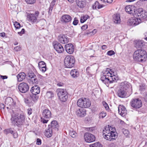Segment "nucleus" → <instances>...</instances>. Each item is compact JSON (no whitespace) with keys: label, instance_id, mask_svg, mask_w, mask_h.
I'll use <instances>...</instances> for the list:
<instances>
[{"label":"nucleus","instance_id":"obj_37","mask_svg":"<svg viewBox=\"0 0 147 147\" xmlns=\"http://www.w3.org/2000/svg\"><path fill=\"white\" fill-rule=\"evenodd\" d=\"M89 16L88 15L83 16L81 17L80 20L81 22V23L84 22L89 18Z\"/></svg>","mask_w":147,"mask_h":147},{"label":"nucleus","instance_id":"obj_14","mask_svg":"<svg viewBox=\"0 0 147 147\" xmlns=\"http://www.w3.org/2000/svg\"><path fill=\"white\" fill-rule=\"evenodd\" d=\"M48 127L51 128L54 132L58 131L59 125L56 121L54 120L51 122V124L49 125Z\"/></svg>","mask_w":147,"mask_h":147},{"label":"nucleus","instance_id":"obj_21","mask_svg":"<svg viewBox=\"0 0 147 147\" xmlns=\"http://www.w3.org/2000/svg\"><path fill=\"white\" fill-rule=\"evenodd\" d=\"M134 42L135 47L136 48H142L144 45V42L141 40H136Z\"/></svg>","mask_w":147,"mask_h":147},{"label":"nucleus","instance_id":"obj_12","mask_svg":"<svg viewBox=\"0 0 147 147\" xmlns=\"http://www.w3.org/2000/svg\"><path fill=\"white\" fill-rule=\"evenodd\" d=\"M18 89L20 92L25 93L28 90L29 86L27 83L22 82L19 84L18 86Z\"/></svg>","mask_w":147,"mask_h":147},{"label":"nucleus","instance_id":"obj_29","mask_svg":"<svg viewBox=\"0 0 147 147\" xmlns=\"http://www.w3.org/2000/svg\"><path fill=\"white\" fill-rule=\"evenodd\" d=\"M84 105L83 107L84 108H88L91 105V102L90 100L86 98H83V103Z\"/></svg>","mask_w":147,"mask_h":147},{"label":"nucleus","instance_id":"obj_35","mask_svg":"<svg viewBox=\"0 0 147 147\" xmlns=\"http://www.w3.org/2000/svg\"><path fill=\"white\" fill-rule=\"evenodd\" d=\"M54 94L53 92L51 91H48L46 93V96L48 98H51L53 97Z\"/></svg>","mask_w":147,"mask_h":147},{"label":"nucleus","instance_id":"obj_6","mask_svg":"<svg viewBox=\"0 0 147 147\" xmlns=\"http://www.w3.org/2000/svg\"><path fill=\"white\" fill-rule=\"evenodd\" d=\"M130 84L126 82L121 83L117 91V95L120 98H125L126 95V90L128 89L132 90Z\"/></svg>","mask_w":147,"mask_h":147},{"label":"nucleus","instance_id":"obj_10","mask_svg":"<svg viewBox=\"0 0 147 147\" xmlns=\"http://www.w3.org/2000/svg\"><path fill=\"white\" fill-rule=\"evenodd\" d=\"M84 138L85 141L88 143L92 142L95 140V136L89 133H85L84 136Z\"/></svg>","mask_w":147,"mask_h":147},{"label":"nucleus","instance_id":"obj_18","mask_svg":"<svg viewBox=\"0 0 147 147\" xmlns=\"http://www.w3.org/2000/svg\"><path fill=\"white\" fill-rule=\"evenodd\" d=\"M119 113L123 117L125 116L127 114V111L125 107L122 105H119L118 107Z\"/></svg>","mask_w":147,"mask_h":147},{"label":"nucleus","instance_id":"obj_24","mask_svg":"<svg viewBox=\"0 0 147 147\" xmlns=\"http://www.w3.org/2000/svg\"><path fill=\"white\" fill-rule=\"evenodd\" d=\"M72 19L71 17L68 15L63 16L61 17V21L65 23H68L70 22Z\"/></svg>","mask_w":147,"mask_h":147},{"label":"nucleus","instance_id":"obj_43","mask_svg":"<svg viewBox=\"0 0 147 147\" xmlns=\"http://www.w3.org/2000/svg\"><path fill=\"white\" fill-rule=\"evenodd\" d=\"M25 2L28 4H32L36 2V0H25Z\"/></svg>","mask_w":147,"mask_h":147},{"label":"nucleus","instance_id":"obj_55","mask_svg":"<svg viewBox=\"0 0 147 147\" xmlns=\"http://www.w3.org/2000/svg\"><path fill=\"white\" fill-rule=\"evenodd\" d=\"M25 32V30L23 28L22 30L20 32H18V34L20 35H21L22 34L24 33Z\"/></svg>","mask_w":147,"mask_h":147},{"label":"nucleus","instance_id":"obj_56","mask_svg":"<svg viewBox=\"0 0 147 147\" xmlns=\"http://www.w3.org/2000/svg\"><path fill=\"white\" fill-rule=\"evenodd\" d=\"M41 143V140L39 138H37L36 140V144L37 145H40Z\"/></svg>","mask_w":147,"mask_h":147},{"label":"nucleus","instance_id":"obj_40","mask_svg":"<svg viewBox=\"0 0 147 147\" xmlns=\"http://www.w3.org/2000/svg\"><path fill=\"white\" fill-rule=\"evenodd\" d=\"M39 69L41 67H46V65L45 63L43 61H41L39 62L38 64Z\"/></svg>","mask_w":147,"mask_h":147},{"label":"nucleus","instance_id":"obj_30","mask_svg":"<svg viewBox=\"0 0 147 147\" xmlns=\"http://www.w3.org/2000/svg\"><path fill=\"white\" fill-rule=\"evenodd\" d=\"M57 92L58 96L67 94L65 90L62 89H57Z\"/></svg>","mask_w":147,"mask_h":147},{"label":"nucleus","instance_id":"obj_1","mask_svg":"<svg viewBox=\"0 0 147 147\" xmlns=\"http://www.w3.org/2000/svg\"><path fill=\"white\" fill-rule=\"evenodd\" d=\"M135 16L139 17V18L134 17L130 18L127 22L128 25L135 26L141 22V19L147 20V12L142 8L136 9Z\"/></svg>","mask_w":147,"mask_h":147},{"label":"nucleus","instance_id":"obj_19","mask_svg":"<svg viewBox=\"0 0 147 147\" xmlns=\"http://www.w3.org/2000/svg\"><path fill=\"white\" fill-rule=\"evenodd\" d=\"M54 47L55 49L58 53H62L64 51V49L62 45L59 43H57L54 45Z\"/></svg>","mask_w":147,"mask_h":147},{"label":"nucleus","instance_id":"obj_51","mask_svg":"<svg viewBox=\"0 0 147 147\" xmlns=\"http://www.w3.org/2000/svg\"><path fill=\"white\" fill-rule=\"evenodd\" d=\"M10 106H11V107H12L13 109L16 108V102H14L13 100V102H12L11 105Z\"/></svg>","mask_w":147,"mask_h":147},{"label":"nucleus","instance_id":"obj_50","mask_svg":"<svg viewBox=\"0 0 147 147\" xmlns=\"http://www.w3.org/2000/svg\"><path fill=\"white\" fill-rule=\"evenodd\" d=\"M40 70L42 71V72H45L47 69L46 66V67H41L39 69Z\"/></svg>","mask_w":147,"mask_h":147},{"label":"nucleus","instance_id":"obj_2","mask_svg":"<svg viewBox=\"0 0 147 147\" xmlns=\"http://www.w3.org/2000/svg\"><path fill=\"white\" fill-rule=\"evenodd\" d=\"M109 125L106 126L103 130V136L104 138L107 140L110 141L115 140L118 137L117 133L115 131L111 130L113 129Z\"/></svg>","mask_w":147,"mask_h":147},{"label":"nucleus","instance_id":"obj_44","mask_svg":"<svg viewBox=\"0 0 147 147\" xmlns=\"http://www.w3.org/2000/svg\"><path fill=\"white\" fill-rule=\"evenodd\" d=\"M90 67H88L86 68V73L88 75H89V77H92V75L90 74Z\"/></svg>","mask_w":147,"mask_h":147},{"label":"nucleus","instance_id":"obj_28","mask_svg":"<svg viewBox=\"0 0 147 147\" xmlns=\"http://www.w3.org/2000/svg\"><path fill=\"white\" fill-rule=\"evenodd\" d=\"M70 74L73 78H76L78 77L79 75V73L77 70L76 69H72L70 72Z\"/></svg>","mask_w":147,"mask_h":147},{"label":"nucleus","instance_id":"obj_41","mask_svg":"<svg viewBox=\"0 0 147 147\" xmlns=\"http://www.w3.org/2000/svg\"><path fill=\"white\" fill-rule=\"evenodd\" d=\"M106 115V113L105 112L102 111L100 113L99 115V117L100 118H103L105 117Z\"/></svg>","mask_w":147,"mask_h":147},{"label":"nucleus","instance_id":"obj_57","mask_svg":"<svg viewBox=\"0 0 147 147\" xmlns=\"http://www.w3.org/2000/svg\"><path fill=\"white\" fill-rule=\"evenodd\" d=\"M145 89V87H144V86H140L139 87V90L141 91H144Z\"/></svg>","mask_w":147,"mask_h":147},{"label":"nucleus","instance_id":"obj_61","mask_svg":"<svg viewBox=\"0 0 147 147\" xmlns=\"http://www.w3.org/2000/svg\"><path fill=\"white\" fill-rule=\"evenodd\" d=\"M64 85L63 83L61 82H59L57 84V85L59 86H62Z\"/></svg>","mask_w":147,"mask_h":147},{"label":"nucleus","instance_id":"obj_47","mask_svg":"<svg viewBox=\"0 0 147 147\" xmlns=\"http://www.w3.org/2000/svg\"><path fill=\"white\" fill-rule=\"evenodd\" d=\"M13 136V137L14 138H16L18 137V134L17 132L16 131H13V132L11 134Z\"/></svg>","mask_w":147,"mask_h":147},{"label":"nucleus","instance_id":"obj_25","mask_svg":"<svg viewBox=\"0 0 147 147\" xmlns=\"http://www.w3.org/2000/svg\"><path fill=\"white\" fill-rule=\"evenodd\" d=\"M76 2L78 6L80 8L84 7L86 4L85 0H76Z\"/></svg>","mask_w":147,"mask_h":147},{"label":"nucleus","instance_id":"obj_23","mask_svg":"<svg viewBox=\"0 0 147 147\" xmlns=\"http://www.w3.org/2000/svg\"><path fill=\"white\" fill-rule=\"evenodd\" d=\"M76 115L80 117H83L86 115V111L83 109H80L76 111Z\"/></svg>","mask_w":147,"mask_h":147},{"label":"nucleus","instance_id":"obj_62","mask_svg":"<svg viewBox=\"0 0 147 147\" xmlns=\"http://www.w3.org/2000/svg\"><path fill=\"white\" fill-rule=\"evenodd\" d=\"M1 77L3 79H6L7 78V77L6 76H1Z\"/></svg>","mask_w":147,"mask_h":147},{"label":"nucleus","instance_id":"obj_26","mask_svg":"<svg viewBox=\"0 0 147 147\" xmlns=\"http://www.w3.org/2000/svg\"><path fill=\"white\" fill-rule=\"evenodd\" d=\"M51 128L48 127V129L45 131L44 133L46 137L48 138H50L52 136L53 132V130Z\"/></svg>","mask_w":147,"mask_h":147},{"label":"nucleus","instance_id":"obj_46","mask_svg":"<svg viewBox=\"0 0 147 147\" xmlns=\"http://www.w3.org/2000/svg\"><path fill=\"white\" fill-rule=\"evenodd\" d=\"M115 54V52L113 50L108 51L107 53V54L109 56H111L114 55Z\"/></svg>","mask_w":147,"mask_h":147},{"label":"nucleus","instance_id":"obj_33","mask_svg":"<svg viewBox=\"0 0 147 147\" xmlns=\"http://www.w3.org/2000/svg\"><path fill=\"white\" fill-rule=\"evenodd\" d=\"M30 96L32 101L34 102L37 101L39 97L37 95V94H30Z\"/></svg>","mask_w":147,"mask_h":147},{"label":"nucleus","instance_id":"obj_7","mask_svg":"<svg viewBox=\"0 0 147 147\" xmlns=\"http://www.w3.org/2000/svg\"><path fill=\"white\" fill-rule=\"evenodd\" d=\"M42 116L40 118L41 121L43 123H47L51 117V111L47 108L43 109L42 113Z\"/></svg>","mask_w":147,"mask_h":147},{"label":"nucleus","instance_id":"obj_45","mask_svg":"<svg viewBox=\"0 0 147 147\" xmlns=\"http://www.w3.org/2000/svg\"><path fill=\"white\" fill-rule=\"evenodd\" d=\"M14 25L16 29L19 28L20 27V24L17 22L14 23Z\"/></svg>","mask_w":147,"mask_h":147},{"label":"nucleus","instance_id":"obj_59","mask_svg":"<svg viewBox=\"0 0 147 147\" xmlns=\"http://www.w3.org/2000/svg\"><path fill=\"white\" fill-rule=\"evenodd\" d=\"M27 112L28 115H30L32 113V109L31 108H29L27 109Z\"/></svg>","mask_w":147,"mask_h":147},{"label":"nucleus","instance_id":"obj_13","mask_svg":"<svg viewBox=\"0 0 147 147\" xmlns=\"http://www.w3.org/2000/svg\"><path fill=\"white\" fill-rule=\"evenodd\" d=\"M125 10L127 13L135 16L136 9L134 6L132 5H127L125 7Z\"/></svg>","mask_w":147,"mask_h":147},{"label":"nucleus","instance_id":"obj_34","mask_svg":"<svg viewBox=\"0 0 147 147\" xmlns=\"http://www.w3.org/2000/svg\"><path fill=\"white\" fill-rule=\"evenodd\" d=\"M13 99L10 97L7 98L5 101V103L7 105L11 106L12 102H13Z\"/></svg>","mask_w":147,"mask_h":147},{"label":"nucleus","instance_id":"obj_54","mask_svg":"<svg viewBox=\"0 0 147 147\" xmlns=\"http://www.w3.org/2000/svg\"><path fill=\"white\" fill-rule=\"evenodd\" d=\"M88 28V25H84L81 28V29L83 30H85Z\"/></svg>","mask_w":147,"mask_h":147},{"label":"nucleus","instance_id":"obj_9","mask_svg":"<svg viewBox=\"0 0 147 147\" xmlns=\"http://www.w3.org/2000/svg\"><path fill=\"white\" fill-rule=\"evenodd\" d=\"M39 12L36 11L34 13H27V20L29 22L33 24L34 23L37 22V18L39 15Z\"/></svg>","mask_w":147,"mask_h":147},{"label":"nucleus","instance_id":"obj_32","mask_svg":"<svg viewBox=\"0 0 147 147\" xmlns=\"http://www.w3.org/2000/svg\"><path fill=\"white\" fill-rule=\"evenodd\" d=\"M83 98H81L79 99L77 101V105L78 106L80 107H83Z\"/></svg>","mask_w":147,"mask_h":147},{"label":"nucleus","instance_id":"obj_36","mask_svg":"<svg viewBox=\"0 0 147 147\" xmlns=\"http://www.w3.org/2000/svg\"><path fill=\"white\" fill-rule=\"evenodd\" d=\"M90 147H102V146L99 142H97L94 144H90Z\"/></svg>","mask_w":147,"mask_h":147},{"label":"nucleus","instance_id":"obj_20","mask_svg":"<svg viewBox=\"0 0 147 147\" xmlns=\"http://www.w3.org/2000/svg\"><path fill=\"white\" fill-rule=\"evenodd\" d=\"M30 91L33 94H37L40 92V88L38 86H34L31 88Z\"/></svg>","mask_w":147,"mask_h":147},{"label":"nucleus","instance_id":"obj_16","mask_svg":"<svg viewBox=\"0 0 147 147\" xmlns=\"http://www.w3.org/2000/svg\"><path fill=\"white\" fill-rule=\"evenodd\" d=\"M58 40L59 42L64 44L68 42V38L65 35L63 34H60L58 36Z\"/></svg>","mask_w":147,"mask_h":147},{"label":"nucleus","instance_id":"obj_15","mask_svg":"<svg viewBox=\"0 0 147 147\" xmlns=\"http://www.w3.org/2000/svg\"><path fill=\"white\" fill-rule=\"evenodd\" d=\"M28 75L30 80L33 84H37L38 83V80L37 78V77L33 72H29Z\"/></svg>","mask_w":147,"mask_h":147},{"label":"nucleus","instance_id":"obj_64","mask_svg":"<svg viewBox=\"0 0 147 147\" xmlns=\"http://www.w3.org/2000/svg\"><path fill=\"white\" fill-rule=\"evenodd\" d=\"M107 48V47L105 45H103L102 47V49H106Z\"/></svg>","mask_w":147,"mask_h":147},{"label":"nucleus","instance_id":"obj_11","mask_svg":"<svg viewBox=\"0 0 147 147\" xmlns=\"http://www.w3.org/2000/svg\"><path fill=\"white\" fill-rule=\"evenodd\" d=\"M131 106L136 109H138L141 107L142 105L141 100L139 98L133 99L131 102Z\"/></svg>","mask_w":147,"mask_h":147},{"label":"nucleus","instance_id":"obj_22","mask_svg":"<svg viewBox=\"0 0 147 147\" xmlns=\"http://www.w3.org/2000/svg\"><path fill=\"white\" fill-rule=\"evenodd\" d=\"M113 21L115 24L120 23L121 20L120 19V16L119 13H116L114 14L113 16Z\"/></svg>","mask_w":147,"mask_h":147},{"label":"nucleus","instance_id":"obj_52","mask_svg":"<svg viewBox=\"0 0 147 147\" xmlns=\"http://www.w3.org/2000/svg\"><path fill=\"white\" fill-rule=\"evenodd\" d=\"M25 102L27 104H29L30 103V100L28 98L25 99L24 100Z\"/></svg>","mask_w":147,"mask_h":147},{"label":"nucleus","instance_id":"obj_48","mask_svg":"<svg viewBox=\"0 0 147 147\" xmlns=\"http://www.w3.org/2000/svg\"><path fill=\"white\" fill-rule=\"evenodd\" d=\"M103 104L104 106V107L106 109V110H108L109 109V107L108 105V104L105 102H103Z\"/></svg>","mask_w":147,"mask_h":147},{"label":"nucleus","instance_id":"obj_60","mask_svg":"<svg viewBox=\"0 0 147 147\" xmlns=\"http://www.w3.org/2000/svg\"><path fill=\"white\" fill-rule=\"evenodd\" d=\"M105 5L100 4L99 3L98 7V9H100L105 7Z\"/></svg>","mask_w":147,"mask_h":147},{"label":"nucleus","instance_id":"obj_58","mask_svg":"<svg viewBox=\"0 0 147 147\" xmlns=\"http://www.w3.org/2000/svg\"><path fill=\"white\" fill-rule=\"evenodd\" d=\"M88 129V131L90 132H92L95 130L94 128V127L89 128Z\"/></svg>","mask_w":147,"mask_h":147},{"label":"nucleus","instance_id":"obj_49","mask_svg":"<svg viewBox=\"0 0 147 147\" xmlns=\"http://www.w3.org/2000/svg\"><path fill=\"white\" fill-rule=\"evenodd\" d=\"M78 22V20L76 18H75L74 19V21L73 22V24L74 25H76Z\"/></svg>","mask_w":147,"mask_h":147},{"label":"nucleus","instance_id":"obj_4","mask_svg":"<svg viewBox=\"0 0 147 147\" xmlns=\"http://www.w3.org/2000/svg\"><path fill=\"white\" fill-rule=\"evenodd\" d=\"M134 60L138 62H144L147 59L146 51L143 49H139L136 51L133 54Z\"/></svg>","mask_w":147,"mask_h":147},{"label":"nucleus","instance_id":"obj_27","mask_svg":"<svg viewBox=\"0 0 147 147\" xmlns=\"http://www.w3.org/2000/svg\"><path fill=\"white\" fill-rule=\"evenodd\" d=\"M26 76V74L24 72L19 73L17 76L18 81L21 82L25 78Z\"/></svg>","mask_w":147,"mask_h":147},{"label":"nucleus","instance_id":"obj_53","mask_svg":"<svg viewBox=\"0 0 147 147\" xmlns=\"http://www.w3.org/2000/svg\"><path fill=\"white\" fill-rule=\"evenodd\" d=\"M14 50L16 51H18L21 50V48L20 46H17L14 48Z\"/></svg>","mask_w":147,"mask_h":147},{"label":"nucleus","instance_id":"obj_5","mask_svg":"<svg viewBox=\"0 0 147 147\" xmlns=\"http://www.w3.org/2000/svg\"><path fill=\"white\" fill-rule=\"evenodd\" d=\"M110 69L107 68L103 73V75L100 78V80L107 86H109V83L111 84L116 81L114 75H111L112 74L109 72Z\"/></svg>","mask_w":147,"mask_h":147},{"label":"nucleus","instance_id":"obj_17","mask_svg":"<svg viewBox=\"0 0 147 147\" xmlns=\"http://www.w3.org/2000/svg\"><path fill=\"white\" fill-rule=\"evenodd\" d=\"M65 48L66 51L69 54H72L74 51V46L71 43H69L65 45Z\"/></svg>","mask_w":147,"mask_h":147},{"label":"nucleus","instance_id":"obj_3","mask_svg":"<svg viewBox=\"0 0 147 147\" xmlns=\"http://www.w3.org/2000/svg\"><path fill=\"white\" fill-rule=\"evenodd\" d=\"M25 116L23 113L20 114L16 113H13L11 119L12 124L18 127L23 124L25 121Z\"/></svg>","mask_w":147,"mask_h":147},{"label":"nucleus","instance_id":"obj_8","mask_svg":"<svg viewBox=\"0 0 147 147\" xmlns=\"http://www.w3.org/2000/svg\"><path fill=\"white\" fill-rule=\"evenodd\" d=\"M75 63V58L71 55H67L64 59V64L66 67L72 68L74 66Z\"/></svg>","mask_w":147,"mask_h":147},{"label":"nucleus","instance_id":"obj_39","mask_svg":"<svg viewBox=\"0 0 147 147\" xmlns=\"http://www.w3.org/2000/svg\"><path fill=\"white\" fill-rule=\"evenodd\" d=\"M99 3L98 1H96L93 5L92 6V8L93 9H98V7Z\"/></svg>","mask_w":147,"mask_h":147},{"label":"nucleus","instance_id":"obj_31","mask_svg":"<svg viewBox=\"0 0 147 147\" xmlns=\"http://www.w3.org/2000/svg\"><path fill=\"white\" fill-rule=\"evenodd\" d=\"M58 97L61 101L63 102H65L67 100L68 96L67 95V94L59 96Z\"/></svg>","mask_w":147,"mask_h":147},{"label":"nucleus","instance_id":"obj_63","mask_svg":"<svg viewBox=\"0 0 147 147\" xmlns=\"http://www.w3.org/2000/svg\"><path fill=\"white\" fill-rule=\"evenodd\" d=\"M4 107L5 106L3 104L1 103V104H0V107H1V108L4 109Z\"/></svg>","mask_w":147,"mask_h":147},{"label":"nucleus","instance_id":"obj_38","mask_svg":"<svg viewBox=\"0 0 147 147\" xmlns=\"http://www.w3.org/2000/svg\"><path fill=\"white\" fill-rule=\"evenodd\" d=\"M69 135L72 138H75L77 135L76 132L73 131H70L69 132Z\"/></svg>","mask_w":147,"mask_h":147},{"label":"nucleus","instance_id":"obj_42","mask_svg":"<svg viewBox=\"0 0 147 147\" xmlns=\"http://www.w3.org/2000/svg\"><path fill=\"white\" fill-rule=\"evenodd\" d=\"M13 131L11 129H7L4 130V133L6 135L9 133L11 134L13 132Z\"/></svg>","mask_w":147,"mask_h":147}]
</instances>
